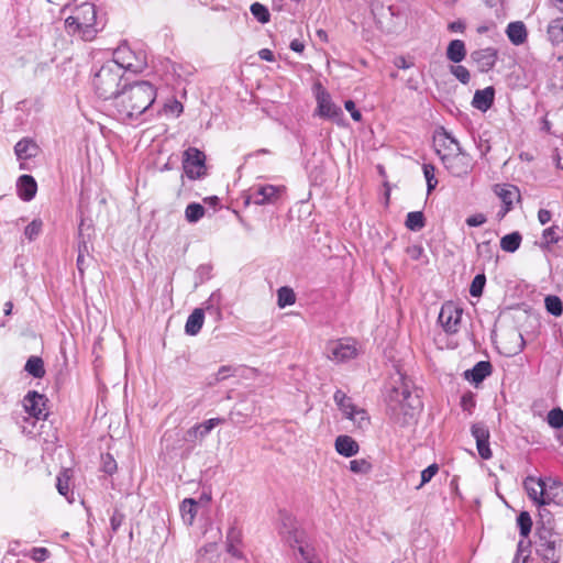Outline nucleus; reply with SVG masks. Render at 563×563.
<instances>
[{"instance_id":"2eb2a0df","label":"nucleus","mask_w":563,"mask_h":563,"mask_svg":"<svg viewBox=\"0 0 563 563\" xmlns=\"http://www.w3.org/2000/svg\"><path fill=\"white\" fill-rule=\"evenodd\" d=\"M433 145L435 148L437 154L441 158V155L444 153H455V150H457V146H461L457 140L452 136L448 131H445L443 128L441 131L437 132L433 136Z\"/></svg>"},{"instance_id":"f03ea898","label":"nucleus","mask_w":563,"mask_h":563,"mask_svg":"<svg viewBox=\"0 0 563 563\" xmlns=\"http://www.w3.org/2000/svg\"><path fill=\"white\" fill-rule=\"evenodd\" d=\"M126 49L119 48L114 52V58L106 62L95 74L92 85L96 93L104 99L114 98L117 101L120 95L122 81L124 80V70L136 73L142 69V65H134L126 58Z\"/></svg>"},{"instance_id":"1a4fd4ad","label":"nucleus","mask_w":563,"mask_h":563,"mask_svg":"<svg viewBox=\"0 0 563 563\" xmlns=\"http://www.w3.org/2000/svg\"><path fill=\"white\" fill-rule=\"evenodd\" d=\"M225 422L224 418H211L189 428L184 435V441L195 445L201 442L219 424Z\"/></svg>"},{"instance_id":"69168bd1","label":"nucleus","mask_w":563,"mask_h":563,"mask_svg":"<svg viewBox=\"0 0 563 563\" xmlns=\"http://www.w3.org/2000/svg\"><path fill=\"white\" fill-rule=\"evenodd\" d=\"M461 407L465 411H471L475 407V399L472 393L462 396Z\"/></svg>"},{"instance_id":"c03bdc74","label":"nucleus","mask_w":563,"mask_h":563,"mask_svg":"<svg viewBox=\"0 0 563 563\" xmlns=\"http://www.w3.org/2000/svg\"><path fill=\"white\" fill-rule=\"evenodd\" d=\"M43 227V222L40 219H34L31 223H29L24 230V235L30 241H34L41 233Z\"/></svg>"},{"instance_id":"13d9d810","label":"nucleus","mask_w":563,"mask_h":563,"mask_svg":"<svg viewBox=\"0 0 563 563\" xmlns=\"http://www.w3.org/2000/svg\"><path fill=\"white\" fill-rule=\"evenodd\" d=\"M478 454L482 459L488 460L492 457V450L489 448V440L476 441Z\"/></svg>"},{"instance_id":"f257e3e1","label":"nucleus","mask_w":563,"mask_h":563,"mask_svg":"<svg viewBox=\"0 0 563 563\" xmlns=\"http://www.w3.org/2000/svg\"><path fill=\"white\" fill-rule=\"evenodd\" d=\"M413 383L400 372L393 378L386 391V413L393 422L405 427L410 424L422 408L420 396L412 391Z\"/></svg>"},{"instance_id":"72a5a7b5","label":"nucleus","mask_w":563,"mask_h":563,"mask_svg":"<svg viewBox=\"0 0 563 563\" xmlns=\"http://www.w3.org/2000/svg\"><path fill=\"white\" fill-rule=\"evenodd\" d=\"M181 517L188 525H192L197 514V501L192 498H186L180 506Z\"/></svg>"},{"instance_id":"5fc2aeb1","label":"nucleus","mask_w":563,"mask_h":563,"mask_svg":"<svg viewBox=\"0 0 563 563\" xmlns=\"http://www.w3.org/2000/svg\"><path fill=\"white\" fill-rule=\"evenodd\" d=\"M205 319H187L185 332L188 335H196L200 332Z\"/></svg>"},{"instance_id":"c756f323","label":"nucleus","mask_w":563,"mask_h":563,"mask_svg":"<svg viewBox=\"0 0 563 563\" xmlns=\"http://www.w3.org/2000/svg\"><path fill=\"white\" fill-rule=\"evenodd\" d=\"M548 35L553 44L563 42V18H556L549 23Z\"/></svg>"},{"instance_id":"9b49d317","label":"nucleus","mask_w":563,"mask_h":563,"mask_svg":"<svg viewBox=\"0 0 563 563\" xmlns=\"http://www.w3.org/2000/svg\"><path fill=\"white\" fill-rule=\"evenodd\" d=\"M523 487L528 497L539 507L544 506L547 479L528 476L523 481Z\"/></svg>"},{"instance_id":"6e6552de","label":"nucleus","mask_w":563,"mask_h":563,"mask_svg":"<svg viewBox=\"0 0 563 563\" xmlns=\"http://www.w3.org/2000/svg\"><path fill=\"white\" fill-rule=\"evenodd\" d=\"M184 173L189 179H199L206 175V155L197 147H189L184 152Z\"/></svg>"},{"instance_id":"6ab92c4d","label":"nucleus","mask_w":563,"mask_h":563,"mask_svg":"<svg viewBox=\"0 0 563 563\" xmlns=\"http://www.w3.org/2000/svg\"><path fill=\"white\" fill-rule=\"evenodd\" d=\"M494 98L495 89L492 86L476 90L472 100V106L475 109L485 112L493 106Z\"/></svg>"},{"instance_id":"0eeeda50","label":"nucleus","mask_w":563,"mask_h":563,"mask_svg":"<svg viewBox=\"0 0 563 563\" xmlns=\"http://www.w3.org/2000/svg\"><path fill=\"white\" fill-rule=\"evenodd\" d=\"M279 521V533L289 547L294 549L297 547L299 550V547L309 544L306 532L298 527L296 519L290 514L280 511Z\"/></svg>"},{"instance_id":"20e7f679","label":"nucleus","mask_w":563,"mask_h":563,"mask_svg":"<svg viewBox=\"0 0 563 563\" xmlns=\"http://www.w3.org/2000/svg\"><path fill=\"white\" fill-rule=\"evenodd\" d=\"M536 553L544 563H560L562 558L561 534L555 531L554 519L547 510H539V520L534 532Z\"/></svg>"},{"instance_id":"c85d7f7f","label":"nucleus","mask_w":563,"mask_h":563,"mask_svg":"<svg viewBox=\"0 0 563 563\" xmlns=\"http://www.w3.org/2000/svg\"><path fill=\"white\" fill-rule=\"evenodd\" d=\"M496 194L501 199L504 207L512 208L514 199L519 197V192L517 187L511 185H506L504 187L496 186Z\"/></svg>"},{"instance_id":"c9c22d12","label":"nucleus","mask_w":563,"mask_h":563,"mask_svg":"<svg viewBox=\"0 0 563 563\" xmlns=\"http://www.w3.org/2000/svg\"><path fill=\"white\" fill-rule=\"evenodd\" d=\"M205 207L198 202H191L186 207L185 218L189 223L198 222L205 216Z\"/></svg>"},{"instance_id":"774afa93","label":"nucleus","mask_w":563,"mask_h":563,"mask_svg":"<svg viewBox=\"0 0 563 563\" xmlns=\"http://www.w3.org/2000/svg\"><path fill=\"white\" fill-rule=\"evenodd\" d=\"M486 222V217L483 213H476L466 219L468 227H479Z\"/></svg>"},{"instance_id":"f3484780","label":"nucleus","mask_w":563,"mask_h":563,"mask_svg":"<svg viewBox=\"0 0 563 563\" xmlns=\"http://www.w3.org/2000/svg\"><path fill=\"white\" fill-rule=\"evenodd\" d=\"M550 504L563 506V483L547 478L544 506Z\"/></svg>"},{"instance_id":"bb28decb","label":"nucleus","mask_w":563,"mask_h":563,"mask_svg":"<svg viewBox=\"0 0 563 563\" xmlns=\"http://www.w3.org/2000/svg\"><path fill=\"white\" fill-rule=\"evenodd\" d=\"M333 399L339 407V409L342 411V413L349 418L354 417L353 413H355V410L357 407L353 404L352 399L346 396V394L340 389H338L334 393Z\"/></svg>"},{"instance_id":"473e14b6","label":"nucleus","mask_w":563,"mask_h":563,"mask_svg":"<svg viewBox=\"0 0 563 563\" xmlns=\"http://www.w3.org/2000/svg\"><path fill=\"white\" fill-rule=\"evenodd\" d=\"M250 415V408L244 406V404H239L229 412V420L234 424L245 423Z\"/></svg>"},{"instance_id":"7c9ffc66","label":"nucleus","mask_w":563,"mask_h":563,"mask_svg":"<svg viewBox=\"0 0 563 563\" xmlns=\"http://www.w3.org/2000/svg\"><path fill=\"white\" fill-rule=\"evenodd\" d=\"M24 369L34 378H42L45 375L43 360L38 356H31L26 361Z\"/></svg>"},{"instance_id":"5701e85b","label":"nucleus","mask_w":563,"mask_h":563,"mask_svg":"<svg viewBox=\"0 0 563 563\" xmlns=\"http://www.w3.org/2000/svg\"><path fill=\"white\" fill-rule=\"evenodd\" d=\"M506 34L514 45H521L527 40V29L523 22L515 21L507 25Z\"/></svg>"},{"instance_id":"e2e57ef3","label":"nucleus","mask_w":563,"mask_h":563,"mask_svg":"<svg viewBox=\"0 0 563 563\" xmlns=\"http://www.w3.org/2000/svg\"><path fill=\"white\" fill-rule=\"evenodd\" d=\"M31 558L36 562H43L49 558V551L46 548H33Z\"/></svg>"},{"instance_id":"e433bc0d","label":"nucleus","mask_w":563,"mask_h":563,"mask_svg":"<svg viewBox=\"0 0 563 563\" xmlns=\"http://www.w3.org/2000/svg\"><path fill=\"white\" fill-rule=\"evenodd\" d=\"M544 306H545V309L547 311L554 316V317H559L562 314V311H563V305H562V300L560 299V297L555 296V295H549L544 298Z\"/></svg>"},{"instance_id":"de8ad7c7","label":"nucleus","mask_w":563,"mask_h":563,"mask_svg":"<svg viewBox=\"0 0 563 563\" xmlns=\"http://www.w3.org/2000/svg\"><path fill=\"white\" fill-rule=\"evenodd\" d=\"M434 170H435V168L433 165H431V164L423 165V174H424V178L427 180L428 192H431L438 185V180L434 176Z\"/></svg>"},{"instance_id":"f8f14e48","label":"nucleus","mask_w":563,"mask_h":563,"mask_svg":"<svg viewBox=\"0 0 563 563\" xmlns=\"http://www.w3.org/2000/svg\"><path fill=\"white\" fill-rule=\"evenodd\" d=\"M504 344V353L507 356H514L520 353L526 344L525 336L520 330H510L500 336Z\"/></svg>"},{"instance_id":"4c0bfd02","label":"nucleus","mask_w":563,"mask_h":563,"mask_svg":"<svg viewBox=\"0 0 563 563\" xmlns=\"http://www.w3.org/2000/svg\"><path fill=\"white\" fill-rule=\"evenodd\" d=\"M296 301L295 291L287 286L280 287L277 291V303L280 308L292 305Z\"/></svg>"},{"instance_id":"b1692460","label":"nucleus","mask_w":563,"mask_h":563,"mask_svg":"<svg viewBox=\"0 0 563 563\" xmlns=\"http://www.w3.org/2000/svg\"><path fill=\"white\" fill-rule=\"evenodd\" d=\"M330 352L331 357L338 362H344L356 355L355 346L349 343H343L342 341L334 343L330 349Z\"/></svg>"},{"instance_id":"58836bf2","label":"nucleus","mask_w":563,"mask_h":563,"mask_svg":"<svg viewBox=\"0 0 563 563\" xmlns=\"http://www.w3.org/2000/svg\"><path fill=\"white\" fill-rule=\"evenodd\" d=\"M251 13L253 14V16L262 24H265V23H268L269 20H271V13L268 11V9L260 3V2H254L253 4H251Z\"/></svg>"},{"instance_id":"09e8293b","label":"nucleus","mask_w":563,"mask_h":563,"mask_svg":"<svg viewBox=\"0 0 563 563\" xmlns=\"http://www.w3.org/2000/svg\"><path fill=\"white\" fill-rule=\"evenodd\" d=\"M437 323L448 334H454L459 331L461 319H438Z\"/></svg>"},{"instance_id":"aec40b11","label":"nucleus","mask_w":563,"mask_h":563,"mask_svg":"<svg viewBox=\"0 0 563 563\" xmlns=\"http://www.w3.org/2000/svg\"><path fill=\"white\" fill-rule=\"evenodd\" d=\"M492 374V364L488 361L477 362L473 368L465 371L464 377L474 383H482L487 376Z\"/></svg>"},{"instance_id":"37998d69","label":"nucleus","mask_w":563,"mask_h":563,"mask_svg":"<svg viewBox=\"0 0 563 563\" xmlns=\"http://www.w3.org/2000/svg\"><path fill=\"white\" fill-rule=\"evenodd\" d=\"M350 471L355 474H368L372 471V464L365 459L352 460Z\"/></svg>"},{"instance_id":"603ef678","label":"nucleus","mask_w":563,"mask_h":563,"mask_svg":"<svg viewBox=\"0 0 563 563\" xmlns=\"http://www.w3.org/2000/svg\"><path fill=\"white\" fill-rule=\"evenodd\" d=\"M471 432L476 441L489 440V430L484 423H474L471 428Z\"/></svg>"},{"instance_id":"49530a36","label":"nucleus","mask_w":563,"mask_h":563,"mask_svg":"<svg viewBox=\"0 0 563 563\" xmlns=\"http://www.w3.org/2000/svg\"><path fill=\"white\" fill-rule=\"evenodd\" d=\"M450 71L457 80H460L464 85L468 84L471 80L470 71L467 70L466 67L462 65L451 66Z\"/></svg>"},{"instance_id":"393cba45","label":"nucleus","mask_w":563,"mask_h":563,"mask_svg":"<svg viewBox=\"0 0 563 563\" xmlns=\"http://www.w3.org/2000/svg\"><path fill=\"white\" fill-rule=\"evenodd\" d=\"M242 542V532L236 527H231L227 533V551L236 559H242L239 545Z\"/></svg>"},{"instance_id":"0e129e2a","label":"nucleus","mask_w":563,"mask_h":563,"mask_svg":"<svg viewBox=\"0 0 563 563\" xmlns=\"http://www.w3.org/2000/svg\"><path fill=\"white\" fill-rule=\"evenodd\" d=\"M235 372H236V369L234 367H232L230 365H223L218 369L216 379L218 382L223 380V379L228 378L229 376L233 375Z\"/></svg>"},{"instance_id":"79ce46f5","label":"nucleus","mask_w":563,"mask_h":563,"mask_svg":"<svg viewBox=\"0 0 563 563\" xmlns=\"http://www.w3.org/2000/svg\"><path fill=\"white\" fill-rule=\"evenodd\" d=\"M298 552L301 556L300 563H322L310 544L299 547Z\"/></svg>"},{"instance_id":"ea45409f","label":"nucleus","mask_w":563,"mask_h":563,"mask_svg":"<svg viewBox=\"0 0 563 563\" xmlns=\"http://www.w3.org/2000/svg\"><path fill=\"white\" fill-rule=\"evenodd\" d=\"M547 422L554 429L563 428V410L560 407L551 409L548 412Z\"/></svg>"},{"instance_id":"dca6fc26","label":"nucleus","mask_w":563,"mask_h":563,"mask_svg":"<svg viewBox=\"0 0 563 563\" xmlns=\"http://www.w3.org/2000/svg\"><path fill=\"white\" fill-rule=\"evenodd\" d=\"M279 195V188L273 186V185H266L261 186L257 189H255L252 195L250 196V199L258 206H263L266 203H272L276 201Z\"/></svg>"},{"instance_id":"4d7b16f0","label":"nucleus","mask_w":563,"mask_h":563,"mask_svg":"<svg viewBox=\"0 0 563 563\" xmlns=\"http://www.w3.org/2000/svg\"><path fill=\"white\" fill-rule=\"evenodd\" d=\"M101 459L102 471L109 475H112L117 471L115 460L110 454L102 455Z\"/></svg>"},{"instance_id":"2f4dec72","label":"nucleus","mask_w":563,"mask_h":563,"mask_svg":"<svg viewBox=\"0 0 563 563\" xmlns=\"http://www.w3.org/2000/svg\"><path fill=\"white\" fill-rule=\"evenodd\" d=\"M532 518L528 511H521L517 517V527L522 539H527L532 530Z\"/></svg>"},{"instance_id":"8fccbe9b","label":"nucleus","mask_w":563,"mask_h":563,"mask_svg":"<svg viewBox=\"0 0 563 563\" xmlns=\"http://www.w3.org/2000/svg\"><path fill=\"white\" fill-rule=\"evenodd\" d=\"M354 417H349L347 419L352 420L358 428L363 429L369 426V417L364 409L357 408Z\"/></svg>"},{"instance_id":"bf43d9fd","label":"nucleus","mask_w":563,"mask_h":563,"mask_svg":"<svg viewBox=\"0 0 563 563\" xmlns=\"http://www.w3.org/2000/svg\"><path fill=\"white\" fill-rule=\"evenodd\" d=\"M124 521V515L115 509L110 518V525L112 532H117Z\"/></svg>"},{"instance_id":"3c124183","label":"nucleus","mask_w":563,"mask_h":563,"mask_svg":"<svg viewBox=\"0 0 563 563\" xmlns=\"http://www.w3.org/2000/svg\"><path fill=\"white\" fill-rule=\"evenodd\" d=\"M463 310L462 308H460L456 303H454L453 301H449L446 303H444L442 307H441V310L439 312V316L438 317H453V313L456 314V317H461Z\"/></svg>"},{"instance_id":"680f3d73","label":"nucleus","mask_w":563,"mask_h":563,"mask_svg":"<svg viewBox=\"0 0 563 563\" xmlns=\"http://www.w3.org/2000/svg\"><path fill=\"white\" fill-rule=\"evenodd\" d=\"M406 252L413 261H419L424 256L423 247L417 244L408 246Z\"/></svg>"},{"instance_id":"a18cd8bd","label":"nucleus","mask_w":563,"mask_h":563,"mask_svg":"<svg viewBox=\"0 0 563 563\" xmlns=\"http://www.w3.org/2000/svg\"><path fill=\"white\" fill-rule=\"evenodd\" d=\"M486 284V277L484 274H478L474 277L472 280L471 287H470V294L473 297H478L482 295L483 289Z\"/></svg>"},{"instance_id":"052dcab7","label":"nucleus","mask_w":563,"mask_h":563,"mask_svg":"<svg viewBox=\"0 0 563 563\" xmlns=\"http://www.w3.org/2000/svg\"><path fill=\"white\" fill-rule=\"evenodd\" d=\"M56 488L60 495L67 497L69 492V477L66 475H59L57 477Z\"/></svg>"},{"instance_id":"338daca9","label":"nucleus","mask_w":563,"mask_h":563,"mask_svg":"<svg viewBox=\"0 0 563 563\" xmlns=\"http://www.w3.org/2000/svg\"><path fill=\"white\" fill-rule=\"evenodd\" d=\"M344 107L351 113V117L354 121L358 122L362 120V113L355 108L353 100H346Z\"/></svg>"},{"instance_id":"4be33fe9","label":"nucleus","mask_w":563,"mask_h":563,"mask_svg":"<svg viewBox=\"0 0 563 563\" xmlns=\"http://www.w3.org/2000/svg\"><path fill=\"white\" fill-rule=\"evenodd\" d=\"M335 450L340 455L351 457L358 453L360 445L350 435H339L335 439Z\"/></svg>"},{"instance_id":"4468645a","label":"nucleus","mask_w":563,"mask_h":563,"mask_svg":"<svg viewBox=\"0 0 563 563\" xmlns=\"http://www.w3.org/2000/svg\"><path fill=\"white\" fill-rule=\"evenodd\" d=\"M317 114L325 119H336L342 115V110L332 102L327 91H321L317 96Z\"/></svg>"},{"instance_id":"ddd939ff","label":"nucleus","mask_w":563,"mask_h":563,"mask_svg":"<svg viewBox=\"0 0 563 563\" xmlns=\"http://www.w3.org/2000/svg\"><path fill=\"white\" fill-rule=\"evenodd\" d=\"M497 49L486 47L471 53V59L477 65L481 73L489 71L496 64Z\"/></svg>"},{"instance_id":"a211bd4d","label":"nucleus","mask_w":563,"mask_h":563,"mask_svg":"<svg viewBox=\"0 0 563 563\" xmlns=\"http://www.w3.org/2000/svg\"><path fill=\"white\" fill-rule=\"evenodd\" d=\"M19 197L24 201H31L37 191V184L33 176L22 175L16 183Z\"/></svg>"},{"instance_id":"a19ab883","label":"nucleus","mask_w":563,"mask_h":563,"mask_svg":"<svg viewBox=\"0 0 563 563\" xmlns=\"http://www.w3.org/2000/svg\"><path fill=\"white\" fill-rule=\"evenodd\" d=\"M558 230V225H552L545 229L542 233V242L540 243V246L548 249L551 244L556 243L559 241Z\"/></svg>"},{"instance_id":"412c9836","label":"nucleus","mask_w":563,"mask_h":563,"mask_svg":"<svg viewBox=\"0 0 563 563\" xmlns=\"http://www.w3.org/2000/svg\"><path fill=\"white\" fill-rule=\"evenodd\" d=\"M14 153L20 161L33 158L38 153L37 144L31 139H22L14 146Z\"/></svg>"},{"instance_id":"f704fd0d","label":"nucleus","mask_w":563,"mask_h":563,"mask_svg":"<svg viewBox=\"0 0 563 563\" xmlns=\"http://www.w3.org/2000/svg\"><path fill=\"white\" fill-rule=\"evenodd\" d=\"M407 229L410 231H420L426 225V219L421 211H411L407 214L405 222Z\"/></svg>"},{"instance_id":"a878e982","label":"nucleus","mask_w":563,"mask_h":563,"mask_svg":"<svg viewBox=\"0 0 563 563\" xmlns=\"http://www.w3.org/2000/svg\"><path fill=\"white\" fill-rule=\"evenodd\" d=\"M466 57L465 43L462 40H452L446 48V58L452 63H460Z\"/></svg>"},{"instance_id":"7ed1b4c3","label":"nucleus","mask_w":563,"mask_h":563,"mask_svg":"<svg viewBox=\"0 0 563 563\" xmlns=\"http://www.w3.org/2000/svg\"><path fill=\"white\" fill-rule=\"evenodd\" d=\"M156 90L148 81L123 84L115 101V109L122 120L135 119L143 114L155 101Z\"/></svg>"},{"instance_id":"864d4df0","label":"nucleus","mask_w":563,"mask_h":563,"mask_svg":"<svg viewBox=\"0 0 563 563\" xmlns=\"http://www.w3.org/2000/svg\"><path fill=\"white\" fill-rule=\"evenodd\" d=\"M439 472V465L433 463L431 465H429L427 468H424L422 472H421V482L420 484L417 486V489H420L423 485H426L427 483H429L432 477Z\"/></svg>"},{"instance_id":"9d476101","label":"nucleus","mask_w":563,"mask_h":563,"mask_svg":"<svg viewBox=\"0 0 563 563\" xmlns=\"http://www.w3.org/2000/svg\"><path fill=\"white\" fill-rule=\"evenodd\" d=\"M45 397L35 390L29 391L23 398L24 410L35 419L46 417L45 412Z\"/></svg>"},{"instance_id":"423d86ee","label":"nucleus","mask_w":563,"mask_h":563,"mask_svg":"<svg viewBox=\"0 0 563 563\" xmlns=\"http://www.w3.org/2000/svg\"><path fill=\"white\" fill-rule=\"evenodd\" d=\"M441 162L445 169L454 177H464L474 167L472 156L465 153L461 146H457L455 153L449 152L441 155Z\"/></svg>"},{"instance_id":"6e6d98bb","label":"nucleus","mask_w":563,"mask_h":563,"mask_svg":"<svg viewBox=\"0 0 563 563\" xmlns=\"http://www.w3.org/2000/svg\"><path fill=\"white\" fill-rule=\"evenodd\" d=\"M477 254L487 260L494 258V246L490 241H484L477 245Z\"/></svg>"},{"instance_id":"39448f33","label":"nucleus","mask_w":563,"mask_h":563,"mask_svg":"<svg viewBox=\"0 0 563 563\" xmlns=\"http://www.w3.org/2000/svg\"><path fill=\"white\" fill-rule=\"evenodd\" d=\"M65 29L69 35L92 41L99 32L95 4L88 1L76 3L65 20Z\"/></svg>"},{"instance_id":"cd10ccee","label":"nucleus","mask_w":563,"mask_h":563,"mask_svg":"<svg viewBox=\"0 0 563 563\" xmlns=\"http://www.w3.org/2000/svg\"><path fill=\"white\" fill-rule=\"evenodd\" d=\"M521 241L522 236L518 231L511 232L501 238L500 247L505 252L514 253L520 247Z\"/></svg>"}]
</instances>
